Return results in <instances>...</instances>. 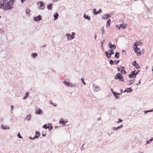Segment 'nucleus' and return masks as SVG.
<instances>
[{
	"label": "nucleus",
	"instance_id": "69168bd1",
	"mask_svg": "<svg viewBox=\"0 0 153 153\" xmlns=\"http://www.w3.org/2000/svg\"><path fill=\"white\" fill-rule=\"evenodd\" d=\"M120 91H121V94L122 93L123 89H120Z\"/></svg>",
	"mask_w": 153,
	"mask_h": 153
},
{
	"label": "nucleus",
	"instance_id": "4d7b16f0",
	"mask_svg": "<svg viewBox=\"0 0 153 153\" xmlns=\"http://www.w3.org/2000/svg\"><path fill=\"white\" fill-rule=\"evenodd\" d=\"M140 70H137V72H136V73H135V74L136 75L138 73V72H140Z\"/></svg>",
	"mask_w": 153,
	"mask_h": 153
},
{
	"label": "nucleus",
	"instance_id": "0eeeda50",
	"mask_svg": "<svg viewBox=\"0 0 153 153\" xmlns=\"http://www.w3.org/2000/svg\"><path fill=\"white\" fill-rule=\"evenodd\" d=\"M108 46L110 48H113L114 50H115L116 48V46L114 45H112L111 42H108Z\"/></svg>",
	"mask_w": 153,
	"mask_h": 153
},
{
	"label": "nucleus",
	"instance_id": "20e7f679",
	"mask_svg": "<svg viewBox=\"0 0 153 153\" xmlns=\"http://www.w3.org/2000/svg\"><path fill=\"white\" fill-rule=\"evenodd\" d=\"M135 70L132 71L130 74L128 75V77L129 78H135L136 77V75L135 74Z\"/></svg>",
	"mask_w": 153,
	"mask_h": 153
},
{
	"label": "nucleus",
	"instance_id": "774afa93",
	"mask_svg": "<svg viewBox=\"0 0 153 153\" xmlns=\"http://www.w3.org/2000/svg\"><path fill=\"white\" fill-rule=\"evenodd\" d=\"M59 128V127H58V126H56L55 127V129H56V128Z\"/></svg>",
	"mask_w": 153,
	"mask_h": 153
},
{
	"label": "nucleus",
	"instance_id": "393cba45",
	"mask_svg": "<svg viewBox=\"0 0 153 153\" xmlns=\"http://www.w3.org/2000/svg\"><path fill=\"white\" fill-rule=\"evenodd\" d=\"M119 53L118 52H116L115 55H114V58H119Z\"/></svg>",
	"mask_w": 153,
	"mask_h": 153
},
{
	"label": "nucleus",
	"instance_id": "c03bdc74",
	"mask_svg": "<svg viewBox=\"0 0 153 153\" xmlns=\"http://www.w3.org/2000/svg\"><path fill=\"white\" fill-rule=\"evenodd\" d=\"M123 126V125H121L120 126H118L117 127V129L118 130L120 128H122Z\"/></svg>",
	"mask_w": 153,
	"mask_h": 153
},
{
	"label": "nucleus",
	"instance_id": "f257e3e1",
	"mask_svg": "<svg viewBox=\"0 0 153 153\" xmlns=\"http://www.w3.org/2000/svg\"><path fill=\"white\" fill-rule=\"evenodd\" d=\"M15 0H0V8L4 10H10L13 8V2Z\"/></svg>",
	"mask_w": 153,
	"mask_h": 153
},
{
	"label": "nucleus",
	"instance_id": "4468645a",
	"mask_svg": "<svg viewBox=\"0 0 153 153\" xmlns=\"http://www.w3.org/2000/svg\"><path fill=\"white\" fill-rule=\"evenodd\" d=\"M111 16H110L108 14H106L105 15H104L102 17V18L103 19H107L108 18L110 17Z\"/></svg>",
	"mask_w": 153,
	"mask_h": 153
},
{
	"label": "nucleus",
	"instance_id": "cd10ccee",
	"mask_svg": "<svg viewBox=\"0 0 153 153\" xmlns=\"http://www.w3.org/2000/svg\"><path fill=\"white\" fill-rule=\"evenodd\" d=\"M108 51H109L110 53H109L111 55L113 54H114V52L112 49L110 48L108 50Z\"/></svg>",
	"mask_w": 153,
	"mask_h": 153
},
{
	"label": "nucleus",
	"instance_id": "72a5a7b5",
	"mask_svg": "<svg viewBox=\"0 0 153 153\" xmlns=\"http://www.w3.org/2000/svg\"><path fill=\"white\" fill-rule=\"evenodd\" d=\"M37 55V54L36 53H33L32 55V56L33 57V58H35L36 57V56Z\"/></svg>",
	"mask_w": 153,
	"mask_h": 153
},
{
	"label": "nucleus",
	"instance_id": "473e14b6",
	"mask_svg": "<svg viewBox=\"0 0 153 153\" xmlns=\"http://www.w3.org/2000/svg\"><path fill=\"white\" fill-rule=\"evenodd\" d=\"M140 43L141 42H138L137 43V44H136V43L135 42L134 44V46L135 47H137V46L140 45Z\"/></svg>",
	"mask_w": 153,
	"mask_h": 153
},
{
	"label": "nucleus",
	"instance_id": "f3484780",
	"mask_svg": "<svg viewBox=\"0 0 153 153\" xmlns=\"http://www.w3.org/2000/svg\"><path fill=\"white\" fill-rule=\"evenodd\" d=\"M132 91V90L131 89V88H126V90L124 91V92H131Z\"/></svg>",
	"mask_w": 153,
	"mask_h": 153
},
{
	"label": "nucleus",
	"instance_id": "b1692460",
	"mask_svg": "<svg viewBox=\"0 0 153 153\" xmlns=\"http://www.w3.org/2000/svg\"><path fill=\"white\" fill-rule=\"evenodd\" d=\"M40 134L39 131H36V135L34 137L35 138H38V137L40 135Z\"/></svg>",
	"mask_w": 153,
	"mask_h": 153
},
{
	"label": "nucleus",
	"instance_id": "bf43d9fd",
	"mask_svg": "<svg viewBox=\"0 0 153 153\" xmlns=\"http://www.w3.org/2000/svg\"><path fill=\"white\" fill-rule=\"evenodd\" d=\"M122 52H123V53L125 54V53L126 52V51H125L124 50H123V51Z\"/></svg>",
	"mask_w": 153,
	"mask_h": 153
},
{
	"label": "nucleus",
	"instance_id": "a878e982",
	"mask_svg": "<svg viewBox=\"0 0 153 153\" xmlns=\"http://www.w3.org/2000/svg\"><path fill=\"white\" fill-rule=\"evenodd\" d=\"M31 115L30 114H29L27 116L25 119L27 120H30L31 119Z\"/></svg>",
	"mask_w": 153,
	"mask_h": 153
},
{
	"label": "nucleus",
	"instance_id": "052dcab7",
	"mask_svg": "<svg viewBox=\"0 0 153 153\" xmlns=\"http://www.w3.org/2000/svg\"><path fill=\"white\" fill-rule=\"evenodd\" d=\"M25 0H21V2L22 3H23V2L25 1Z\"/></svg>",
	"mask_w": 153,
	"mask_h": 153
},
{
	"label": "nucleus",
	"instance_id": "58836bf2",
	"mask_svg": "<svg viewBox=\"0 0 153 153\" xmlns=\"http://www.w3.org/2000/svg\"><path fill=\"white\" fill-rule=\"evenodd\" d=\"M126 72L125 70H124L123 69H122L120 71V73L122 74H124Z\"/></svg>",
	"mask_w": 153,
	"mask_h": 153
},
{
	"label": "nucleus",
	"instance_id": "4be33fe9",
	"mask_svg": "<svg viewBox=\"0 0 153 153\" xmlns=\"http://www.w3.org/2000/svg\"><path fill=\"white\" fill-rule=\"evenodd\" d=\"M30 92H27L25 96L23 97V99L24 100L26 99L29 96V94Z\"/></svg>",
	"mask_w": 153,
	"mask_h": 153
},
{
	"label": "nucleus",
	"instance_id": "6e6552de",
	"mask_svg": "<svg viewBox=\"0 0 153 153\" xmlns=\"http://www.w3.org/2000/svg\"><path fill=\"white\" fill-rule=\"evenodd\" d=\"M66 35L67 37V40L68 41L71 40L74 38V36H73L67 33Z\"/></svg>",
	"mask_w": 153,
	"mask_h": 153
},
{
	"label": "nucleus",
	"instance_id": "13d9d810",
	"mask_svg": "<svg viewBox=\"0 0 153 153\" xmlns=\"http://www.w3.org/2000/svg\"><path fill=\"white\" fill-rule=\"evenodd\" d=\"M120 68L121 69H124V68H125V67H123V66H121L120 67Z\"/></svg>",
	"mask_w": 153,
	"mask_h": 153
},
{
	"label": "nucleus",
	"instance_id": "a211bd4d",
	"mask_svg": "<svg viewBox=\"0 0 153 153\" xmlns=\"http://www.w3.org/2000/svg\"><path fill=\"white\" fill-rule=\"evenodd\" d=\"M1 128L3 130H6L9 129V127L4 126L2 124H1Z\"/></svg>",
	"mask_w": 153,
	"mask_h": 153
},
{
	"label": "nucleus",
	"instance_id": "7c9ffc66",
	"mask_svg": "<svg viewBox=\"0 0 153 153\" xmlns=\"http://www.w3.org/2000/svg\"><path fill=\"white\" fill-rule=\"evenodd\" d=\"M93 13L94 15H97L98 14V12L96 11V9H93Z\"/></svg>",
	"mask_w": 153,
	"mask_h": 153
},
{
	"label": "nucleus",
	"instance_id": "9d476101",
	"mask_svg": "<svg viewBox=\"0 0 153 153\" xmlns=\"http://www.w3.org/2000/svg\"><path fill=\"white\" fill-rule=\"evenodd\" d=\"M33 19L35 21H40L42 19L41 16V15H39L37 17H34Z\"/></svg>",
	"mask_w": 153,
	"mask_h": 153
},
{
	"label": "nucleus",
	"instance_id": "79ce46f5",
	"mask_svg": "<svg viewBox=\"0 0 153 153\" xmlns=\"http://www.w3.org/2000/svg\"><path fill=\"white\" fill-rule=\"evenodd\" d=\"M119 62L120 61L119 60L117 61L115 60L114 61V63L115 64L117 65Z\"/></svg>",
	"mask_w": 153,
	"mask_h": 153
},
{
	"label": "nucleus",
	"instance_id": "dca6fc26",
	"mask_svg": "<svg viewBox=\"0 0 153 153\" xmlns=\"http://www.w3.org/2000/svg\"><path fill=\"white\" fill-rule=\"evenodd\" d=\"M122 75L120 73H117L115 76L114 78L116 79H119Z\"/></svg>",
	"mask_w": 153,
	"mask_h": 153
},
{
	"label": "nucleus",
	"instance_id": "338daca9",
	"mask_svg": "<svg viewBox=\"0 0 153 153\" xmlns=\"http://www.w3.org/2000/svg\"><path fill=\"white\" fill-rule=\"evenodd\" d=\"M100 120H101V118L100 117L99 118L97 119L98 120V121Z\"/></svg>",
	"mask_w": 153,
	"mask_h": 153
},
{
	"label": "nucleus",
	"instance_id": "9b49d317",
	"mask_svg": "<svg viewBox=\"0 0 153 153\" xmlns=\"http://www.w3.org/2000/svg\"><path fill=\"white\" fill-rule=\"evenodd\" d=\"M39 3H40V9L43 10L44 9L45 7L44 6L45 5V3L42 1H40L39 2Z\"/></svg>",
	"mask_w": 153,
	"mask_h": 153
},
{
	"label": "nucleus",
	"instance_id": "6e6d98bb",
	"mask_svg": "<svg viewBox=\"0 0 153 153\" xmlns=\"http://www.w3.org/2000/svg\"><path fill=\"white\" fill-rule=\"evenodd\" d=\"M46 135V133H42V136L44 137H45V135Z\"/></svg>",
	"mask_w": 153,
	"mask_h": 153
},
{
	"label": "nucleus",
	"instance_id": "680f3d73",
	"mask_svg": "<svg viewBox=\"0 0 153 153\" xmlns=\"http://www.w3.org/2000/svg\"><path fill=\"white\" fill-rule=\"evenodd\" d=\"M14 108V106H11V108L12 109V110H13Z\"/></svg>",
	"mask_w": 153,
	"mask_h": 153
},
{
	"label": "nucleus",
	"instance_id": "412c9836",
	"mask_svg": "<svg viewBox=\"0 0 153 153\" xmlns=\"http://www.w3.org/2000/svg\"><path fill=\"white\" fill-rule=\"evenodd\" d=\"M58 16V14L57 12L55 13L54 14V20H56L57 19Z\"/></svg>",
	"mask_w": 153,
	"mask_h": 153
},
{
	"label": "nucleus",
	"instance_id": "e2e57ef3",
	"mask_svg": "<svg viewBox=\"0 0 153 153\" xmlns=\"http://www.w3.org/2000/svg\"><path fill=\"white\" fill-rule=\"evenodd\" d=\"M117 69L118 71H120V69L119 67H117Z\"/></svg>",
	"mask_w": 153,
	"mask_h": 153
},
{
	"label": "nucleus",
	"instance_id": "de8ad7c7",
	"mask_svg": "<svg viewBox=\"0 0 153 153\" xmlns=\"http://www.w3.org/2000/svg\"><path fill=\"white\" fill-rule=\"evenodd\" d=\"M81 80L82 81V83L84 85H86V83L83 81L84 79L83 78H81Z\"/></svg>",
	"mask_w": 153,
	"mask_h": 153
},
{
	"label": "nucleus",
	"instance_id": "6ab92c4d",
	"mask_svg": "<svg viewBox=\"0 0 153 153\" xmlns=\"http://www.w3.org/2000/svg\"><path fill=\"white\" fill-rule=\"evenodd\" d=\"M52 4H49L47 6V8L48 10H52Z\"/></svg>",
	"mask_w": 153,
	"mask_h": 153
},
{
	"label": "nucleus",
	"instance_id": "37998d69",
	"mask_svg": "<svg viewBox=\"0 0 153 153\" xmlns=\"http://www.w3.org/2000/svg\"><path fill=\"white\" fill-rule=\"evenodd\" d=\"M17 135L19 138H23L21 136L20 134L19 133L17 134Z\"/></svg>",
	"mask_w": 153,
	"mask_h": 153
},
{
	"label": "nucleus",
	"instance_id": "2f4dec72",
	"mask_svg": "<svg viewBox=\"0 0 153 153\" xmlns=\"http://www.w3.org/2000/svg\"><path fill=\"white\" fill-rule=\"evenodd\" d=\"M25 13L28 15H30V10L29 9H27L26 10Z\"/></svg>",
	"mask_w": 153,
	"mask_h": 153
},
{
	"label": "nucleus",
	"instance_id": "e433bc0d",
	"mask_svg": "<svg viewBox=\"0 0 153 153\" xmlns=\"http://www.w3.org/2000/svg\"><path fill=\"white\" fill-rule=\"evenodd\" d=\"M4 32V30L3 29H0V33L1 34H3Z\"/></svg>",
	"mask_w": 153,
	"mask_h": 153
},
{
	"label": "nucleus",
	"instance_id": "0e129e2a",
	"mask_svg": "<svg viewBox=\"0 0 153 153\" xmlns=\"http://www.w3.org/2000/svg\"><path fill=\"white\" fill-rule=\"evenodd\" d=\"M72 34H73V36H74L75 35V33L74 32H72Z\"/></svg>",
	"mask_w": 153,
	"mask_h": 153
},
{
	"label": "nucleus",
	"instance_id": "a19ab883",
	"mask_svg": "<svg viewBox=\"0 0 153 153\" xmlns=\"http://www.w3.org/2000/svg\"><path fill=\"white\" fill-rule=\"evenodd\" d=\"M134 83L133 80H131L129 81V85H130Z\"/></svg>",
	"mask_w": 153,
	"mask_h": 153
},
{
	"label": "nucleus",
	"instance_id": "864d4df0",
	"mask_svg": "<svg viewBox=\"0 0 153 153\" xmlns=\"http://www.w3.org/2000/svg\"><path fill=\"white\" fill-rule=\"evenodd\" d=\"M105 41H104V40H103L101 42V47H102V44H103V43Z\"/></svg>",
	"mask_w": 153,
	"mask_h": 153
},
{
	"label": "nucleus",
	"instance_id": "f8f14e48",
	"mask_svg": "<svg viewBox=\"0 0 153 153\" xmlns=\"http://www.w3.org/2000/svg\"><path fill=\"white\" fill-rule=\"evenodd\" d=\"M93 87L96 91H98L100 90V88L98 85L93 84Z\"/></svg>",
	"mask_w": 153,
	"mask_h": 153
},
{
	"label": "nucleus",
	"instance_id": "39448f33",
	"mask_svg": "<svg viewBox=\"0 0 153 153\" xmlns=\"http://www.w3.org/2000/svg\"><path fill=\"white\" fill-rule=\"evenodd\" d=\"M132 65L137 69H139L140 67L139 64L137 63L135 61L133 62Z\"/></svg>",
	"mask_w": 153,
	"mask_h": 153
},
{
	"label": "nucleus",
	"instance_id": "603ef678",
	"mask_svg": "<svg viewBox=\"0 0 153 153\" xmlns=\"http://www.w3.org/2000/svg\"><path fill=\"white\" fill-rule=\"evenodd\" d=\"M84 144L83 145L82 147L81 148V149L82 150H83L84 149V147H83Z\"/></svg>",
	"mask_w": 153,
	"mask_h": 153
},
{
	"label": "nucleus",
	"instance_id": "5701e85b",
	"mask_svg": "<svg viewBox=\"0 0 153 153\" xmlns=\"http://www.w3.org/2000/svg\"><path fill=\"white\" fill-rule=\"evenodd\" d=\"M84 17L85 19H88L89 20H90L91 18L90 16H88L87 15H85V14H84Z\"/></svg>",
	"mask_w": 153,
	"mask_h": 153
},
{
	"label": "nucleus",
	"instance_id": "a18cd8bd",
	"mask_svg": "<svg viewBox=\"0 0 153 153\" xmlns=\"http://www.w3.org/2000/svg\"><path fill=\"white\" fill-rule=\"evenodd\" d=\"M112 130H117V128L113 127L112 128Z\"/></svg>",
	"mask_w": 153,
	"mask_h": 153
},
{
	"label": "nucleus",
	"instance_id": "09e8293b",
	"mask_svg": "<svg viewBox=\"0 0 153 153\" xmlns=\"http://www.w3.org/2000/svg\"><path fill=\"white\" fill-rule=\"evenodd\" d=\"M50 102L51 104L53 105H54V103H53L52 100H50Z\"/></svg>",
	"mask_w": 153,
	"mask_h": 153
},
{
	"label": "nucleus",
	"instance_id": "7ed1b4c3",
	"mask_svg": "<svg viewBox=\"0 0 153 153\" xmlns=\"http://www.w3.org/2000/svg\"><path fill=\"white\" fill-rule=\"evenodd\" d=\"M127 24H120L118 26L117 25H116L118 28L119 29H120V28L122 29H125L127 27Z\"/></svg>",
	"mask_w": 153,
	"mask_h": 153
},
{
	"label": "nucleus",
	"instance_id": "aec40b11",
	"mask_svg": "<svg viewBox=\"0 0 153 153\" xmlns=\"http://www.w3.org/2000/svg\"><path fill=\"white\" fill-rule=\"evenodd\" d=\"M66 123V122L64 121L62 119H61L59 120V123H61L63 125H65Z\"/></svg>",
	"mask_w": 153,
	"mask_h": 153
},
{
	"label": "nucleus",
	"instance_id": "f704fd0d",
	"mask_svg": "<svg viewBox=\"0 0 153 153\" xmlns=\"http://www.w3.org/2000/svg\"><path fill=\"white\" fill-rule=\"evenodd\" d=\"M153 140V137H152L151 139H150L149 141L147 140L146 141V144H149L150 143V141H152Z\"/></svg>",
	"mask_w": 153,
	"mask_h": 153
},
{
	"label": "nucleus",
	"instance_id": "c85d7f7f",
	"mask_svg": "<svg viewBox=\"0 0 153 153\" xmlns=\"http://www.w3.org/2000/svg\"><path fill=\"white\" fill-rule=\"evenodd\" d=\"M111 20L110 19H109L107 21V23L106 24V27H109L110 26Z\"/></svg>",
	"mask_w": 153,
	"mask_h": 153
},
{
	"label": "nucleus",
	"instance_id": "4c0bfd02",
	"mask_svg": "<svg viewBox=\"0 0 153 153\" xmlns=\"http://www.w3.org/2000/svg\"><path fill=\"white\" fill-rule=\"evenodd\" d=\"M102 33V36L104 32V30L103 27H102L101 30Z\"/></svg>",
	"mask_w": 153,
	"mask_h": 153
},
{
	"label": "nucleus",
	"instance_id": "49530a36",
	"mask_svg": "<svg viewBox=\"0 0 153 153\" xmlns=\"http://www.w3.org/2000/svg\"><path fill=\"white\" fill-rule=\"evenodd\" d=\"M122 121V120L120 119H118V121L117 122V123H119L121 122Z\"/></svg>",
	"mask_w": 153,
	"mask_h": 153
},
{
	"label": "nucleus",
	"instance_id": "f03ea898",
	"mask_svg": "<svg viewBox=\"0 0 153 153\" xmlns=\"http://www.w3.org/2000/svg\"><path fill=\"white\" fill-rule=\"evenodd\" d=\"M42 128L45 129L48 128L49 129V131H51L53 128V127L52 126V124L50 123H49L48 125L45 124L44 125Z\"/></svg>",
	"mask_w": 153,
	"mask_h": 153
},
{
	"label": "nucleus",
	"instance_id": "ea45409f",
	"mask_svg": "<svg viewBox=\"0 0 153 153\" xmlns=\"http://www.w3.org/2000/svg\"><path fill=\"white\" fill-rule=\"evenodd\" d=\"M109 63L111 65H113L114 64V61L112 60H110Z\"/></svg>",
	"mask_w": 153,
	"mask_h": 153
},
{
	"label": "nucleus",
	"instance_id": "c9c22d12",
	"mask_svg": "<svg viewBox=\"0 0 153 153\" xmlns=\"http://www.w3.org/2000/svg\"><path fill=\"white\" fill-rule=\"evenodd\" d=\"M119 79L120 81H124L123 76L122 75Z\"/></svg>",
	"mask_w": 153,
	"mask_h": 153
},
{
	"label": "nucleus",
	"instance_id": "5fc2aeb1",
	"mask_svg": "<svg viewBox=\"0 0 153 153\" xmlns=\"http://www.w3.org/2000/svg\"><path fill=\"white\" fill-rule=\"evenodd\" d=\"M141 81V79H140L139 80V82H138V83L137 84H136V85H138V84H140V83H141V82H140V81Z\"/></svg>",
	"mask_w": 153,
	"mask_h": 153
},
{
	"label": "nucleus",
	"instance_id": "8fccbe9b",
	"mask_svg": "<svg viewBox=\"0 0 153 153\" xmlns=\"http://www.w3.org/2000/svg\"><path fill=\"white\" fill-rule=\"evenodd\" d=\"M97 12H98V14L100 13L101 12H102V11L101 10V9H100L99 10V11Z\"/></svg>",
	"mask_w": 153,
	"mask_h": 153
},
{
	"label": "nucleus",
	"instance_id": "bb28decb",
	"mask_svg": "<svg viewBox=\"0 0 153 153\" xmlns=\"http://www.w3.org/2000/svg\"><path fill=\"white\" fill-rule=\"evenodd\" d=\"M105 54L108 58H110L111 57V55L107 51L105 52Z\"/></svg>",
	"mask_w": 153,
	"mask_h": 153
},
{
	"label": "nucleus",
	"instance_id": "423d86ee",
	"mask_svg": "<svg viewBox=\"0 0 153 153\" xmlns=\"http://www.w3.org/2000/svg\"><path fill=\"white\" fill-rule=\"evenodd\" d=\"M134 51L135 52L137 55L138 54H140L141 52H140V49L139 48H138L137 47H135V48L133 47Z\"/></svg>",
	"mask_w": 153,
	"mask_h": 153
},
{
	"label": "nucleus",
	"instance_id": "2eb2a0df",
	"mask_svg": "<svg viewBox=\"0 0 153 153\" xmlns=\"http://www.w3.org/2000/svg\"><path fill=\"white\" fill-rule=\"evenodd\" d=\"M113 94L115 97L117 99L119 98L120 94L116 92H113Z\"/></svg>",
	"mask_w": 153,
	"mask_h": 153
},
{
	"label": "nucleus",
	"instance_id": "1a4fd4ad",
	"mask_svg": "<svg viewBox=\"0 0 153 153\" xmlns=\"http://www.w3.org/2000/svg\"><path fill=\"white\" fill-rule=\"evenodd\" d=\"M42 113V111L39 108L36 107V114H41Z\"/></svg>",
	"mask_w": 153,
	"mask_h": 153
},
{
	"label": "nucleus",
	"instance_id": "3c124183",
	"mask_svg": "<svg viewBox=\"0 0 153 153\" xmlns=\"http://www.w3.org/2000/svg\"><path fill=\"white\" fill-rule=\"evenodd\" d=\"M29 138L31 140H34L35 138L34 137L33 138L30 137H29Z\"/></svg>",
	"mask_w": 153,
	"mask_h": 153
},
{
	"label": "nucleus",
	"instance_id": "ddd939ff",
	"mask_svg": "<svg viewBox=\"0 0 153 153\" xmlns=\"http://www.w3.org/2000/svg\"><path fill=\"white\" fill-rule=\"evenodd\" d=\"M63 83L64 84L66 85L67 86L70 87L72 86V83L71 82H66V81H64L63 82Z\"/></svg>",
	"mask_w": 153,
	"mask_h": 153
},
{
	"label": "nucleus",
	"instance_id": "c756f323",
	"mask_svg": "<svg viewBox=\"0 0 153 153\" xmlns=\"http://www.w3.org/2000/svg\"><path fill=\"white\" fill-rule=\"evenodd\" d=\"M153 111V108L151 110H150L144 111V114H147L148 112H152Z\"/></svg>",
	"mask_w": 153,
	"mask_h": 153
}]
</instances>
